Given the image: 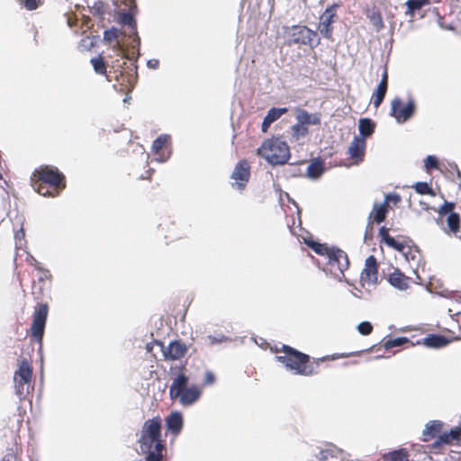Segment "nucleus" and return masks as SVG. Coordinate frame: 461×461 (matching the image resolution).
Wrapping results in <instances>:
<instances>
[{"label":"nucleus","mask_w":461,"mask_h":461,"mask_svg":"<svg viewBox=\"0 0 461 461\" xmlns=\"http://www.w3.org/2000/svg\"><path fill=\"white\" fill-rule=\"evenodd\" d=\"M48 317L47 304H40L33 314L32 324V335L41 343L42 340L44 328Z\"/></svg>","instance_id":"0eeeda50"},{"label":"nucleus","mask_w":461,"mask_h":461,"mask_svg":"<svg viewBox=\"0 0 461 461\" xmlns=\"http://www.w3.org/2000/svg\"><path fill=\"white\" fill-rule=\"evenodd\" d=\"M340 450L336 447H329L325 449H321L318 455V458L321 461H334L338 458L340 454Z\"/></svg>","instance_id":"cd10ccee"},{"label":"nucleus","mask_w":461,"mask_h":461,"mask_svg":"<svg viewBox=\"0 0 461 461\" xmlns=\"http://www.w3.org/2000/svg\"><path fill=\"white\" fill-rule=\"evenodd\" d=\"M400 201H401V196L398 194H388L385 195L384 203H386L387 204L389 203L397 204Z\"/></svg>","instance_id":"49530a36"},{"label":"nucleus","mask_w":461,"mask_h":461,"mask_svg":"<svg viewBox=\"0 0 461 461\" xmlns=\"http://www.w3.org/2000/svg\"><path fill=\"white\" fill-rule=\"evenodd\" d=\"M32 368L26 360L21 361L18 370L14 373V381H22L23 383H31Z\"/></svg>","instance_id":"6ab92c4d"},{"label":"nucleus","mask_w":461,"mask_h":461,"mask_svg":"<svg viewBox=\"0 0 461 461\" xmlns=\"http://www.w3.org/2000/svg\"><path fill=\"white\" fill-rule=\"evenodd\" d=\"M284 356H277L276 360L282 363L286 369L294 371L297 375H310L312 374V369L307 366L309 356L299 352L298 350L286 346H282Z\"/></svg>","instance_id":"20e7f679"},{"label":"nucleus","mask_w":461,"mask_h":461,"mask_svg":"<svg viewBox=\"0 0 461 461\" xmlns=\"http://www.w3.org/2000/svg\"><path fill=\"white\" fill-rule=\"evenodd\" d=\"M250 167L246 160L240 161L230 175L231 186L239 190L244 189L250 176Z\"/></svg>","instance_id":"6e6552de"},{"label":"nucleus","mask_w":461,"mask_h":461,"mask_svg":"<svg viewBox=\"0 0 461 461\" xmlns=\"http://www.w3.org/2000/svg\"><path fill=\"white\" fill-rule=\"evenodd\" d=\"M308 133L309 130L300 122H296V123L292 126V137L296 140L305 137Z\"/></svg>","instance_id":"2f4dec72"},{"label":"nucleus","mask_w":461,"mask_h":461,"mask_svg":"<svg viewBox=\"0 0 461 461\" xmlns=\"http://www.w3.org/2000/svg\"><path fill=\"white\" fill-rule=\"evenodd\" d=\"M387 81H388V77H387V71H386V70H384V73H383V75H382V78H381L380 83H384V86H387Z\"/></svg>","instance_id":"864d4df0"},{"label":"nucleus","mask_w":461,"mask_h":461,"mask_svg":"<svg viewBox=\"0 0 461 461\" xmlns=\"http://www.w3.org/2000/svg\"><path fill=\"white\" fill-rule=\"evenodd\" d=\"M121 32L118 29L112 28L104 32V38L106 41L112 42L114 40H117Z\"/></svg>","instance_id":"ea45409f"},{"label":"nucleus","mask_w":461,"mask_h":461,"mask_svg":"<svg viewBox=\"0 0 461 461\" xmlns=\"http://www.w3.org/2000/svg\"><path fill=\"white\" fill-rule=\"evenodd\" d=\"M32 185L43 196H55L65 187L64 176L56 167L42 166L31 176Z\"/></svg>","instance_id":"f03ea898"},{"label":"nucleus","mask_w":461,"mask_h":461,"mask_svg":"<svg viewBox=\"0 0 461 461\" xmlns=\"http://www.w3.org/2000/svg\"><path fill=\"white\" fill-rule=\"evenodd\" d=\"M290 39L294 43L309 45L311 48L317 47L321 42L318 33L306 26H294L292 29Z\"/></svg>","instance_id":"423d86ee"},{"label":"nucleus","mask_w":461,"mask_h":461,"mask_svg":"<svg viewBox=\"0 0 461 461\" xmlns=\"http://www.w3.org/2000/svg\"><path fill=\"white\" fill-rule=\"evenodd\" d=\"M156 160L159 161V162H164L167 160V158H157Z\"/></svg>","instance_id":"bf43d9fd"},{"label":"nucleus","mask_w":461,"mask_h":461,"mask_svg":"<svg viewBox=\"0 0 461 461\" xmlns=\"http://www.w3.org/2000/svg\"><path fill=\"white\" fill-rule=\"evenodd\" d=\"M361 281L369 285L377 282V266L374 256H369L365 262V268L361 272Z\"/></svg>","instance_id":"f8f14e48"},{"label":"nucleus","mask_w":461,"mask_h":461,"mask_svg":"<svg viewBox=\"0 0 461 461\" xmlns=\"http://www.w3.org/2000/svg\"><path fill=\"white\" fill-rule=\"evenodd\" d=\"M271 125V122L265 117L262 122L261 129L263 132H267L269 126Z\"/></svg>","instance_id":"3c124183"},{"label":"nucleus","mask_w":461,"mask_h":461,"mask_svg":"<svg viewBox=\"0 0 461 461\" xmlns=\"http://www.w3.org/2000/svg\"><path fill=\"white\" fill-rule=\"evenodd\" d=\"M187 347L179 340L171 341L167 347H162V353L166 360H179L185 357Z\"/></svg>","instance_id":"9d476101"},{"label":"nucleus","mask_w":461,"mask_h":461,"mask_svg":"<svg viewBox=\"0 0 461 461\" xmlns=\"http://www.w3.org/2000/svg\"><path fill=\"white\" fill-rule=\"evenodd\" d=\"M379 234H380L383 241L385 242V235H389L388 229H386L385 227H382L379 230Z\"/></svg>","instance_id":"603ef678"},{"label":"nucleus","mask_w":461,"mask_h":461,"mask_svg":"<svg viewBox=\"0 0 461 461\" xmlns=\"http://www.w3.org/2000/svg\"><path fill=\"white\" fill-rule=\"evenodd\" d=\"M67 22H68V25L69 27H73L75 25V23H76L75 21L72 20L71 17H68V21Z\"/></svg>","instance_id":"4d7b16f0"},{"label":"nucleus","mask_w":461,"mask_h":461,"mask_svg":"<svg viewBox=\"0 0 461 461\" xmlns=\"http://www.w3.org/2000/svg\"><path fill=\"white\" fill-rule=\"evenodd\" d=\"M338 5H332L326 8L323 14L321 15L318 29L320 33L325 39L330 40L332 38V27L333 18L336 15V9Z\"/></svg>","instance_id":"1a4fd4ad"},{"label":"nucleus","mask_w":461,"mask_h":461,"mask_svg":"<svg viewBox=\"0 0 461 461\" xmlns=\"http://www.w3.org/2000/svg\"><path fill=\"white\" fill-rule=\"evenodd\" d=\"M387 246L396 249L397 251H402L404 249V245L397 240H395L390 235H385V242Z\"/></svg>","instance_id":"4c0bfd02"},{"label":"nucleus","mask_w":461,"mask_h":461,"mask_svg":"<svg viewBox=\"0 0 461 461\" xmlns=\"http://www.w3.org/2000/svg\"><path fill=\"white\" fill-rule=\"evenodd\" d=\"M386 90H387V86H384V83H379L377 88H376V91L375 93L374 94V106L375 107H378L381 103L383 102L384 96H385V94H386Z\"/></svg>","instance_id":"c756f323"},{"label":"nucleus","mask_w":461,"mask_h":461,"mask_svg":"<svg viewBox=\"0 0 461 461\" xmlns=\"http://www.w3.org/2000/svg\"><path fill=\"white\" fill-rule=\"evenodd\" d=\"M429 4V0H408L405 3L407 8L405 15L412 17L416 11L420 10L423 6Z\"/></svg>","instance_id":"a878e982"},{"label":"nucleus","mask_w":461,"mask_h":461,"mask_svg":"<svg viewBox=\"0 0 461 461\" xmlns=\"http://www.w3.org/2000/svg\"><path fill=\"white\" fill-rule=\"evenodd\" d=\"M28 10H35L41 3V0H18Z\"/></svg>","instance_id":"37998d69"},{"label":"nucleus","mask_w":461,"mask_h":461,"mask_svg":"<svg viewBox=\"0 0 461 461\" xmlns=\"http://www.w3.org/2000/svg\"><path fill=\"white\" fill-rule=\"evenodd\" d=\"M201 391L194 385L180 392L176 399L179 400V402L182 405L187 406L195 402L199 399Z\"/></svg>","instance_id":"dca6fc26"},{"label":"nucleus","mask_w":461,"mask_h":461,"mask_svg":"<svg viewBox=\"0 0 461 461\" xmlns=\"http://www.w3.org/2000/svg\"><path fill=\"white\" fill-rule=\"evenodd\" d=\"M2 178V175L0 174V179Z\"/></svg>","instance_id":"052dcab7"},{"label":"nucleus","mask_w":461,"mask_h":461,"mask_svg":"<svg viewBox=\"0 0 461 461\" xmlns=\"http://www.w3.org/2000/svg\"><path fill=\"white\" fill-rule=\"evenodd\" d=\"M258 154L271 165H283L290 158V149L285 141L273 138L262 143L258 149Z\"/></svg>","instance_id":"7ed1b4c3"},{"label":"nucleus","mask_w":461,"mask_h":461,"mask_svg":"<svg viewBox=\"0 0 461 461\" xmlns=\"http://www.w3.org/2000/svg\"><path fill=\"white\" fill-rule=\"evenodd\" d=\"M416 104L413 99H409L406 104L402 105V99L395 97L391 102L390 115L397 123L402 124L409 121L414 114Z\"/></svg>","instance_id":"39448f33"},{"label":"nucleus","mask_w":461,"mask_h":461,"mask_svg":"<svg viewBox=\"0 0 461 461\" xmlns=\"http://www.w3.org/2000/svg\"><path fill=\"white\" fill-rule=\"evenodd\" d=\"M425 167H426V169L437 168L438 167V159L432 155L427 156V158L425 159Z\"/></svg>","instance_id":"a18cd8bd"},{"label":"nucleus","mask_w":461,"mask_h":461,"mask_svg":"<svg viewBox=\"0 0 461 461\" xmlns=\"http://www.w3.org/2000/svg\"><path fill=\"white\" fill-rule=\"evenodd\" d=\"M454 204L452 203L445 202L444 204H442L438 211L439 216L449 214L450 212H452Z\"/></svg>","instance_id":"c03bdc74"},{"label":"nucleus","mask_w":461,"mask_h":461,"mask_svg":"<svg viewBox=\"0 0 461 461\" xmlns=\"http://www.w3.org/2000/svg\"><path fill=\"white\" fill-rule=\"evenodd\" d=\"M15 387V393L19 397V399H23L26 394L29 393L30 384L31 383H23L22 381H14Z\"/></svg>","instance_id":"473e14b6"},{"label":"nucleus","mask_w":461,"mask_h":461,"mask_svg":"<svg viewBox=\"0 0 461 461\" xmlns=\"http://www.w3.org/2000/svg\"><path fill=\"white\" fill-rule=\"evenodd\" d=\"M373 326L369 321H362L357 325V331L361 335H369L372 332Z\"/></svg>","instance_id":"a19ab883"},{"label":"nucleus","mask_w":461,"mask_h":461,"mask_svg":"<svg viewBox=\"0 0 461 461\" xmlns=\"http://www.w3.org/2000/svg\"><path fill=\"white\" fill-rule=\"evenodd\" d=\"M30 264L34 266V267H37L38 262H37V260L33 257H31Z\"/></svg>","instance_id":"13d9d810"},{"label":"nucleus","mask_w":461,"mask_h":461,"mask_svg":"<svg viewBox=\"0 0 461 461\" xmlns=\"http://www.w3.org/2000/svg\"><path fill=\"white\" fill-rule=\"evenodd\" d=\"M447 226L452 232H456L459 229V216L456 212H450L447 219Z\"/></svg>","instance_id":"72a5a7b5"},{"label":"nucleus","mask_w":461,"mask_h":461,"mask_svg":"<svg viewBox=\"0 0 461 461\" xmlns=\"http://www.w3.org/2000/svg\"><path fill=\"white\" fill-rule=\"evenodd\" d=\"M324 172L322 162L316 160L307 167L306 176L311 179H318Z\"/></svg>","instance_id":"b1692460"},{"label":"nucleus","mask_w":461,"mask_h":461,"mask_svg":"<svg viewBox=\"0 0 461 461\" xmlns=\"http://www.w3.org/2000/svg\"><path fill=\"white\" fill-rule=\"evenodd\" d=\"M120 23L123 25L128 26L130 32L128 33L129 37L133 38L134 45H132V48L136 46H139L140 43V39L137 34V29H136V21L134 19L133 14L131 13L123 12L120 14Z\"/></svg>","instance_id":"4468645a"},{"label":"nucleus","mask_w":461,"mask_h":461,"mask_svg":"<svg viewBox=\"0 0 461 461\" xmlns=\"http://www.w3.org/2000/svg\"><path fill=\"white\" fill-rule=\"evenodd\" d=\"M415 191L420 194L435 195L433 190L426 182H417L414 185Z\"/></svg>","instance_id":"c9c22d12"},{"label":"nucleus","mask_w":461,"mask_h":461,"mask_svg":"<svg viewBox=\"0 0 461 461\" xmlns=\"http://www.w3.org/2000/svg\"><path fill=\"white\" fill-rule=\"evenodd\" d=\"M316 253L320 254V255H327L328 256V252L330 251V249H329L328 247H326L325 245H322V244H320V243H317V242H314V241H311V242H308L307 243Z\"/></svg>","instance_id":"58836bf2"},{"label":"nucleus","mask_w":461,"mask_h":461,"mask_svg":"<svg viewBox=\"0 0 461 461\" xmlns=\"http://www.w3.org/2000/svg\"><path fill=\"white\" fill-rule=\"evenodd\" d=\"M408 452L405 449H399L384 456V461H407Z\"/></svg>","instance_id":"c85d7f7f"},{"label":"nucleus","mask_w":461,"mask_h":461,"mask_svg":"<svg viewBox=\"0 0 461 461\" xmlns=\"http://www.w3.org/2000/svg\"><path fill=\"white\" fill-rule=\"evenodd\" d=\"M461 437V426L451 429L448 432H444L438 437L437 444H449L452 441L458 440Z\"/></svg>","instance_id":"4be33fe9"},{"label":"nucleus","mask_w":461,"mask_h":461,"mask_svg":"<svg viewBox=\"0 0 461 461\" xmlns=\"http://www.w3.org/2000/svg\"><path fill=\"white\" fill-rule=\"evenodd\" d=\"M183 426L182 415L179 412L171 413L167 419V428L171 432L177 434Z\"/></svg>","instance_id":"aec40b11"},{"label":"nucleus","mask_w":461,"mask_h":461,"mask_svg":"<svg viewBox=\"0 0 461 461\" xmlns=\"http://www.w3.org/2000/svg\"><path fill=\"white\" fill-rule=\"evenodd\" d=\"M158 65H159V61L158 59H149L147 62V66L153 69L158 68Z\"/></svg>","instance_id":"8fccbe9b"},{"label":"nucleus","mask_w":461,"mask_h":461,"mask_svg":"<svg viewBox=\"0 0 461 461\" xmlns=\"http://www.w3.org/2000/svg\"><path fill=\"white\" fill-rule=\"evenodd\" d=\"M24 237V231L23 229H21L20 230H18L15 234V239H22Z\"/></svg>","instance_id":"6e6d98bb"},{"label":"nucleus","mask_w":461,"mask_h":461,"mask_svg":"<svg viewBox=\"0 0 461 461\" xmlns=\"http://www.w3.org/2000/svg\"><path fill=\"white\" fill-rule=\"evenodd\" d=\"M168 140L169 136L167 134L158 136L152 143L153 152L158 153L165 146Z\"/></svg>","instance_id":"f704fd0d"},{"label":"nucleus","mask_w":461,"mask_h":461,"mask_svg":"<svg viewBox=\"0 0 461 461\" xmlns=\"http://www.w3.org/2000/svg\"><path fill=\"white\" fill-rule=\"evenodd\" d=\"M188 377L185 374L177 375L174 379L169 388V395L171 399H176L177 395L183 390L186 389Z\"/></svg>","instance_id":"a211bd4d"},{"label":"nucleus","mask_w":461,"mask_h":461,"mask_svg":"<svg viewBox=\"0 0 461 461\" xmlns=\"http://www.w3.org/2000/svg\"><path fill=\"white\" fill-rule=\"evenodd\" d=\"M91 64L93 65V68L95 71L98 74H104L105 73V64L100 58H93L91 59Z\"/></svg>","instance_id":"e433bc0d"},{"label":"nucleus","mask_w":461,"mask_h":461,"mask_svg":"<svg viewBox=\"0 0 461 461\" xmlns=\"http://www.w3.org/2000/svg\"><path fill=\"white\" fill-rule=\"evenodd\" d=\"M389 205L386 203H375L373 211L370 212L369 217H374V221L377 223H381L384 221L386 213L388 212Z\"/></svg>","instance_id":"412c9836"},{"label":"nucleus","mask_w":461,"mask_h":461,"mask_svg":"<svg viewBox=\"0 0 461 461\" xmlns=\"http://www.w3.org/2000/svg\"><path fill=\"white\" fill-rule=\"evenodd\" d=\"M388 282L394 288L404 291L409 288L410 278L404 276L399 269H394L389 275Z\"/></svg>","instance_id":"f3484780"},{"label":"nucleus","mask_w":461,"mask_h":461,"mask_svg":"<svg viewBox=\"0 0 461 461\" xmlns=\"http://www.w3.org/2000/svg\"><path fill=\"white\" fill-rule=\"evenodd\" d=\"M294 116L297 122H300L305 128L312 125H320L321 122V115L320 113H311L304 109L296 108Z\"/></svg>","instance_id":"9b49d317"},{"label":"nucleus","mask_w":461,"mask_h":461,"mask_svg":"<svg viewBox=\"0 0 461 461\" xmlns=\"http://www.w3.org/2000/svg\"><path fill=\"white\" fill-rule=\"evenodd\" d=\"M442 425V422L439 420L429 421L422 431V434L425 437L424 440H428L427 437L434 438L436 434L440 431Z\"/></svg>","instance_id":"393cba45"},{"label":"nucleus","mask_w":461,"mask_h":461,"mask_svg":"<svg viewBox=\"0 0 461 461\" xmlns=\"http://www.w3.org/2000/svg\"><path fill=\"white\" fill-rule=\"evenodd\" d=\"M328 258L331 265H337L338 269L343 271L348 267V259L347 254L339 249H330L328 252Z\"/></svg>","instance_id":"2eb2a0df"},{"label":"nucleus","mask_w":461,"mask_h":461,"mask_svg":"<svg viewBox=\"0 0 461 461\" xmlns=\"http://www.w3.org/2000/svg\"><path fill=\"white\" fill-rule=\"evenodd\" d=\"M288 109L286 107L282 108H271L267 115L265 116L271 123L279 119L283 114L286 113Z\"/></svg>","instance_id":"7c9ffc66"},{"label":"nucleus","mask_w":461,"mask_h":461,"mask_svg":"<svg viewBox=\"0 0 461 461\" xmlns=\"http://www.w3.org/2000/svg\"><path fill=\"white\" fill-rule=\"evenodd\" d=\"M407 341H408V339H406V338H396V339H389L385 342L384 348L388 349V348H392L393 347H399V346H402V344L406 343Z\"/></svg>","instance_id":"79ce46f5"},{"label":"nucleus","mask_w":461,"mask_h":461,"mask_svg":"<svg viewBox=\"0 0 461 461\" xmlns=\"http://www.w3.org/2000/svg\"><path fill=\"white\" fill-rule=\"evenodd\" d=\"M208 339L212 344H215V343H219V342L227 340V338L223 335H221L219 337L210 335V336H208Z\"/></svg>","instance_id":"de8ad7c7"},{"label":"nucleus","mask_w":461,"mask_h":461,"mask_svg":"<svg viewBox=\"0 0 461 461\" xmlns=\"http://www.w3.org/2000/svg\"><path fill=\"white\" fill-rule=\"evenodd\" d=\"M215 381V378H214V375L208 371L205 373V376H204V383L206 384H212Z\"/></svg>","instance_id":"09e8293b"},{"label":"nucleus","mask_w":461,"mask_h":461,"mask_svg":"<svg viewBox=\"0 0 461 461\" xmlns=\"http://www.w3.org/2000/svg\"><path fill=\"white\" fill-rule=\"evenodd\" d=\"M447 343L448 339L441 335H429L424 339V345L428 348H439Z\"/></svg>","instance_id":"5701e85b"},{"label":"nucleus","mask_w":461,"mask_h":461,"mask_svg":"<svg viewBox=\"0 0 461 461\" xmlns=\"http://www.w3.org/2000/svg\"><path fill=\"white\" fill-rule=\"evenodd\" d=\"M365 149L366 141L363 138L357 136L350 142L348 153L353 159H355V164H358L360 161L363 160Z\"/></svg>","instance_id":"ddd939ff"},{"label":"nucleus","mask_w":461,"mask_h":461,"mask_svg":"<svg viewBox=\"0 0 461 461\" xmlns=\"http://www.w3.org/2000/svg\"><path fill=\"white\" fill-rule=\"evenodd\" d=\"M3 461H15V458L12 454H8L3 458Z\"/></svg>","instance_id":"5fc2aeb1"},{"label":"nucleus","mask_w":461,"mask_h":461,"mask_svg":"<svg viewBox=\"0 0 461 461\" xmlns=\"http://www.w3.org/2000/svg\"><path fill=\"white\" fill-rule=\"evenodd\" d=\"M358 129L361 134L360 138L365 140L374 132L375 123L368 118H362L359 120Z\"/></svg>","instance_id":"bb28decb"},{"label":"nucleus","mask_w":461,"mask_h":461,"mask_svg":"<svg viewBox=\"0 0 461 461\" xmlns=\"http://www.w3.org/2000/svg\"><path fill=\"white\" fill-rule=\"evenodd\" d=\"M160 429L161 423L158 418L148 420L142 426L139 443L141 452L147 454L146 461H160L162 458L164 445Z\"/></svg>","instance_id":"f257e3e1"}]
</instances>
